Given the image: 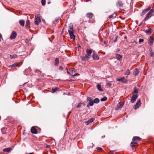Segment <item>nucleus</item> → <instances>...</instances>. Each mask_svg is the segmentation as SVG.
Listing matches in <instances>:
<instances>
[{"label":"nucleus","mask_w":154,"mask_h":154,"mask_svg":"<svg viewBox=\"0 0 154 154\" xmlns=\"http://www.w3.org/2000/svg\"><path fill=\"white\" fill-rule=\"evenodd\" d=\"M97 87L99 91H103V90L101 89V86L100 85H97Z\"/></svg>","instance_id":"nucleus-30"},{"label":"nucleus","mask_w":154,"mask_h":154,"mask_svg":"<svg viewBox=\"0 0 154 154\" xmlns=\"http://www.w3.org/2000/svg\"><path fill=\"white\" fill-rule=\"evenodd\" d=\"M59 17H57L54 19V21L57 22V21H58L59 20Z\"/></svg>","instance_id":"nucleus-44"},{"label":"nucleus","mask_w":154,"mask_h":154,"mask_svg":"<svg viewBox=\"0 0 154 154\" xmlns=\"http://www.w3.org/2000/svg\"><path fill=\"white\" fill-rule=\"evenodd\" d=\"M124 104V102H122V103H119L117 105L116 107L115 108L116 110H118L119 109L122 108Z\"/></svg>","instance_id":"nucleus-7"},{"label":"nucleus","mask_w":154,"mask_h":154,"mask_svg":"<svg viewBox=\"0 0 154 154\" xmlns=\"http://www.w3.org/2000/svg\"><path fill=\"white\" fill-rule=\"evenodd\" d=\"M20 24L22 26H24L25 23V21L23 20H20L19 21Z\"/></svg>","instance_id":"nucleus-27"},{"label":"nucleus","mask_w":154,"mask_h":154,"mask_svg":"<svg viewBox=\"0 0 154 154\" xmlns=\"http://www.w3.org/2000/svg\"><path fill=\"white\" fill-rule=\"evenodd\" d=\"M10 57L12 59L15 58L17 57V55L16 54H13L12 55H10Z\"/></svg>","instance_id":"nucleus-34"},{"label":"nucleus","mask_w":154,"mask_h":154,"mask_svg":"<svg viewBox=\"0 0 154 154\" xmlns=\"http://www.w3.org/2000/svg\"><path fill=\"white\" fill-rule=\"evenodd\" d=\"M117 81L119 82H121L123 83H125L127 82V80L125 79V78L124 77H122L120 79H117Z\"/></svg>","instance_id":"nucleus-8"},{"label":"nucleus","mask_w":154,"mask_h":154,"mask_svg":"<svg viewBox=\"0 0 154 154\" xmlns=\"http://www.w3.org/2000/svg\"><path fill=\"white\" fill-rule=\"evenodd\" d=\"M2 133H3V134H4V133H3V132H2Z\"/></svg>","instance_id":"nucleus-64"},{"label":"nucleus","mask_w":154,"mask_h":154,"mask_svg":"<svg viewBox=\"0 0 154 154\" xmlns=\"http://www.w3.org/2000/svg\"><path fill=\"white\" fill-rule=\"evenodd\" d=\"M142 24V23H141L139 25V26H141Z\"/></svg>","instance_id":"nucleus-55"},{"label":"nucleus","mask_w":154,"mask_h":154,"mask_svg":"<svg viewBox=\"0 0 154 154\" xmlns=\"http://www.w3.org/2000/svg\"><path fill=\"white\" fill-rule=\"evenodd\" d=\"M81 104H82V103H79L78 104V105H77V108H80V107H81Z\"/></svg>","instance_id":"nucleus-42"},{"label":"nucleus","mask_w":154,"mask_h":154,"mask_svg":"<svg viewBox=\"0 0 154 154\" xmlns=\"http://www.w3.org/2000/svg\"><path fill=\"white\" fill-rule=\"evenodd\" d=\"M87 100L89 101V105L91 106H92L94 103L93 102V100L92 98L90 97H87Z\"/></svg>","instance_id":"nucleus-5"},{"label":"nucleus","mask_w":154,"mask_h":154,"mask_svg":"<svg viewBox=\"0 0 154 154\" xmlns=\"http://www.w3.org/2000/svg\"><path fill=\"white\" fill-rule=\"evenodd\" d=\"M45 0H41V3L42 5H45Z\"/></svg>","instance_id":"nucleus-39"},{"label":"nucleus","mask_w":154,"mask_h":154,"mask_svg":"<svg viewBox=\"0 0 154 154\" xmlns=\"http://www.w3.org/2000/svg\"><path fill=\"white\" fill-rule=\"evenodd\" d=\"M137 98V95H133L131 98V103H134L136 100Z\"/></svg>","instance_id":"nucleus-13"},{"label":"nucleus","mask_w":154,"mask_h":154,"mask_svg":"<svg viewBox=\"0 0 154 154\" xmlns=\"http://www.w3.org/2000/svg\"><path fill=\"white\" fill-rule=\"evenodd\" d=\"M141 139L138 137H134L132 140L134 141H137V140H140Z\"/></svg>","instance_id":"nucleus-25"},{"label":"nucleus","mask_w":154,"mask_h":154,"mask_svg":"<svg viewBox=\"0 0 154 154\" xmlns=\"http://www.w3.org/2000/svg\"><path fill=\"white\" fill-rule=\"evenodd\" d=\"M30 21L27 20V21H26V26H28L30 24Z\"/></svg>","instance_id":"nucleus-37"},{"label":"nucleus","mask_w":154,"mask_h":154,"mask_svg":"<svg viewBox=\"0 0 154 154\" xmlns=\"http://www.w3.org/2000/svg\"><path fill=\"white\" fill-rule=\"evenodd\" d=\"M67 73L68 74L70 75H71V73H70V72H69L68 71V70H67Z\"/></svg>","instance_id":"nucleus-52"},{"label":"nucleus","mask_w":154,"mask_h":154,"mask_svg":"<svg viewBox=\"0 0 154 154\" xmlns=\"http://www.w3.org/2000/svg\"><path fill=\"white\" fill-rule=\"evenodd\" d=\"M116 14L114 13L113 14L110 15L109 16V19H111L112 18H115V17H116Z\"/></svg>","instance_id":"nucleus-32"},{"label":"nucleus","mask_w":154,"mask_h":154,"mask_svg":"<svg viewBox=\"0 0 154 154\" xmlns=\"http://www.w3.org/2000/svg\"><path fill=\"white\" fill-rule=\"evenodd\" d=\"M59 89V88H52V92L53 93H54L56 91H57Z\"/></svg>","instance_id":"nucleus-36"},{"label":"nucleus","mask_w":154,"mask_h":154,"mask_svg":"<svg viewBox=\"0 0 154 154\" xmlns=\"http://www.w3.org/2000/svg\"><path fill=\"white\" fill-rule=\"evenodd\" d=\"M116 5L118 6L121 7L123 5V4L121 1H118L116 3Z\"/></svg>","instance_id":"nucleus-28"},{"label":"nucleus","mask_w":154,"mask_h":154,"mask_svg":"<svg viewBox=\"0 0 154 154\" xmlns=\"http://www.w3.org/2000/svg\"><path fill=\"white\" fill-rule=\"evenodd\" d=\"M115 152V151H114V150L112 151V152Z\"/></svg>","instance_id":"nucleus-63"},{"label":"nucleus","mask_w":154,"mask_h":154,"mask_svg":"<svg viewBox=\"0 0 154 154\" xmlns=\"http://www.w3.org/2000/svg\"><path fill=\"white\" fill-rule=\"evenodd\" d=\"M11 149L10 147H8V148L4 149H3V151L4 152H8L10 151L11 150Z\"/></svg>","instance_id":"nucleus-26"},{"label":"nucleus","mask_w":154,"mask_h":154,"mask_svg":"<svg viewBox=\"0 0 154 154\" xmlns=\"http://www.w3.org/2000/svg\"><path fill=\"white\" fill-rule=\"evenodd\" d=\"M151 8V6H149L147 8L145 9L142 12L141 15H144L147 11L150 10Z\"/></svg>","instance_id":"nucleus-11"},{"label":"nucleus","mask_w":154,"mask_h":154,"mask_svg":"<svg viewBox=\"0 0 154 154\" xmlns=\"http://www.w3.org/2000/svg\"><path fill=\"white\" fill-rule=\"evenodd\" d=\"M154 41V38H152L150 37L149 40V42L150 45H152Z\"/></svg>","instance_id":"nucleus-18"},{"label":"nucleus","mask_w":154,"mask_h":154,"mask_svg":"<svg viewBox=\"0 0 154 154\" xmlns=\"http://www.w3.org/2000/svg\"><path fill=\"white\" fill-rule=\"evenodd\" d=\"M138 92V88H136V87H135L134 88V92L135 94H137Z\"/></svg>","instance_id":"nucleus-35"},{"label":"nucleus","mask_w":154,"mask_h":154,"mask_svg":"<svg viewBox=\"0 0 154 154\" xmlns=\"http://www.w3.org/2000/svg\"><path fill=\"white\" fill-rule=\"evenodd\" d=\"M116 57L117 60L119 61L121 60L122 59V56L118 54L116 55Z\"/></svg>","instance_id":"nucleus-22"},{"label":"nucleus","mask_w":154,"mask_h":154,"mask_svg":"<svg viewBox=\"0 0 154 154\" xmlns=\"http://www.w3.org/2000/svg\"><path fill=\"white\" fill-rule=\"evenodd\" d=\"M86 52L87 54L86 55L90 58V56L92 52V50L91 49H87Z\"/></svg>","instance_id":"nucleus-12"},{"label":"nucleus","mask_w":154,"mask_h":154,"mask_svg":"<svg viewBox=\"0 0 154 154\" xmlns=\"http://www.w3.org/2000/svg\"><path fill=\"white\" fill-rule=\"evenodd\" d=\"M19 63H15L11 65H10L8 66L9 68H12L15 66L19 67Z\"/></svg>","instance_id":"nucleus-19"},{"label":"nucleus","mask_w":154,"mask_h":154,"mask_svg":"<svg viewBox=\"0 0 154 154\" xmlns=\"http://www.w3.org/2000/svg\"><path fill=\"white\" fill-rule=\"evenodd\" d=\"M97 149H99L100 150H102V148H101V147H98L97 148Z\"/></svg>","instance_id":"nucleus-47"},{"label":"nucleus","mask_w":154,"mask_h":154,"mask_svg":"<svg viewBox=\"0 0 154 154\" xmlns=\"http://www.w3.org/2000/svg\"><path fill=\"white\" fill-rule=\"evenodd\" d=\"M50 145H48V146H47V148H50Z\"/></svg>","instance_id":"nucleus-54"},{"label":"nucleus","mask_w":154,"mask_h":154,"mask_svg":"<svg viewBox=\"0 0 154 154\" xmlns=\"http://www.w3.org/2000/svg\"><path fill=\"white\" fill-rule=\"evenodd\" d=\"M143 41V39L140 38L139 40V42L140 43H141Z\"/></svg>","instance_id":"nucleus-45"},{"label":"nucleus","mask_w":154,"mask_h":154,"mask_svg":"<svg viewBox=\"0 0 154 154\" xmlns=\"http://www.w3.org/2000/svg\"><path fill=\"white\" fill-rule=\"evenodd\" d=\"M92 57L93 59L94 60H98L99 59V57L97 55L94 53H93Z\"/></svg>","instance_id":"nucleus-17"},{"label":"nucleus","mask_w":154,"mask_h":154,"mask_svg":"<svg viewBox=\"0 0 154 154\" xmlns=\"http://www.w3.org/2000/svg\"><path fill=\"white\" fill-rule=\"evenodd\" d=\"M127 38V36H125V37H124V38H125V39H126Z\"/></svg>","instance_id":"nucleus-58"},{"label":"nucleus","mask_w":154,"mask_h":154,"mask_svg":"<svg viewBox=\"0 0 154 154\" xmlns=\"http://www.w3.org/2000/svg\"><path fill=\"white\" fill-rule=\"evenodd\" d=\"M59 64V59L57 58L55 59V60L54 65L55 66H58Z\"/></svg>","instance_id":"nucleus-29"},{"label":"nucleus","mask_w":154,"mask_h":154,"mask_svg":"<svg viewBox=\"0 0 154 154\" xmlns=\"http://www.w3.org/2000/svg\"><path fill=\"white\" fill-rule=\"evenodd\" d=\"M154 12V9H152L147 14L146 17L144 19V21H146L149 19L152 16V14Z\"/></svg>","instance_id":"nucleus-2"},{"label":"nucleus","mask_w":154,"mask_h":154,"mask_svg":"<svg viewBox=\"0 0 154 154\" xmlns=\"http://www.w3.org/2000/svg\"><path fill=\"white\" fill-rule=\"evenodd\" d=\"M105 137V136H102V138H103L104 137Z\"/></svg>","instance_id":"nucleus-56"},{"label":"nucleus","mask_w":154,"mask_h":154,"mask_svg":"<svg viewBox=\"0 0 154 154\" xmlns=\"http://www.w3.org/2000/svg\"><path fill=\"white\" fill-rule=\"evenodd\" d=\"M131 43L134 44H134V45L136 44L137 43V42L134 40L133 41H132Z\"/></svg>","instance_id":"nucleus-46"},{"label":"nucleus","mask_w":154,"mask_h":154,"mask_svg":"<svg viewBox=\"0 0 154 154\" xmlns=\"http://www.w3.org/2000/svg\"><path fill=\"white\" fill-rule=\"evenodd\" d=\"M90 122H88V121L86 122V124L87 125H88Z\"/></svg>","instance_id":"nucleus-49"},{"label":"nucleus","mask_w":154,"mask_h":154,"mask_svg":"<svg viewBox=\"0 0 154 154\" xmlns=\"http://www.w3.org/2000/svg\"><path fill=\"white\" fill-rule=\"evenodd\" d=\"M2 38V35L0 34V42H1V41Z\"/></svg>","instance_id":"nucleus-51"},{"label":"nucleus","mask_w":154,"mask_h":154,"mask_svg":"<svg viewBox=\"0 0 154 154\" xmlns=\"http://www.w3.org/2000/svg\"><path fill=\"white\" fill-rule=\"evenodd\" d=\"M107 100V98L106 97H104L100 99V101H106Z\"/></svg>","instance_id":"nucleus-38"},{"label":"nucleus","mask_w":154,"mask_h":154,"mask_svg":"<svg viewBox=\"0 0 154 154\" xmlns=\"http://www.w3.org/2000/svg\"><path fill=\"white\" fill-rule=\"evenodd\" d=\"M94 120V119H93V118H92V119H89V120H88V122H90V123H91L92 122H93Z\"/></svg>","instance_id":"nucleus-40"},{"label":"nucleus","mask_w":154,"mask_h":154,"mask_svg":"<svg viewBox=\"0 0 154 154\" xmlns=\"http://www.w3.org/2000/svg\"><path fill=\"white\" fill-rule=\"evenodd\" d=\"M154 12V9H152L147 14L146 17L144 19V21H146L149 19L152 16V14Z\"/></svg>","instance_id":"nucleus-1"},{"label":"nucleus","mask_w":154,"mask_h":154,"mask_svg":"<svg viewBox=\"0 0 154 154\" xmlns=\"http://www.w3.org/2000/svg\"><path fill=\"white\" fill-rule=\"evenodd\" d=\"M2 131H2L3 130V131H5V128H2Z\"/></svg>","instance_id":"nucleus-50"},{"label":"nucleus","mask_w":154,"mask_h":154,"mask_svg":"<svg viewBox=\"0 0 154 154\" xmlns=\"http://www.w3.org/2000/svg\"><path fill=\"white\" fill-rule=\"evenodd\" d=\"M81 48V47L80 46H78V48Z\"/></svg>","instance_id":"nucleus-57"},{"label":"nucleus","mask_w":154,"mask_h":154,"mask_svg":"<svg viewBox=\"0 0 154 154\" xmlns=\"http://www.w3.org/2000/svg\"><path fill=\"white\" fill-rule=\"evenodd\" d=\"M154 53L152 51V50L150 51V55L151 56L153 57L154 56Z\"/></svg>","instance_id":"nucleus-41"},{"label":"nucleus","mask_w":154,"mask_h":154,"mask_svg":"<svg viewBox=\"0 0 154 154\" xmlns=\"http://www.w3.org/2000/svg\"><path fill=\"white\" fill-rule=\"evenodd\" d=\"M141 104L140 100H138L136 103L135 106H134V109H136L138 108L140 106Z\"/></svg>","instance_id":"nucleus-9"},{"label":"nucleus","mask_w":154,"mask_h":154,"mask_svg":"<svg viewBox=\"0 0 154 154\" xmlns=\"http://www.w3.org/2000/svg\"><path fill=\"white\" fill-rule=\"evenodd\" d=\"M154 12V9H152L147 14L146 17L144 19V21H146L149 19L152 16V14Z\"/></svg>","instance_id":"nucleus-3"},{"label":"nucleus","mask_w":154,"mask_h":154,"mask_svg":"<svg viewBox=\"0 0 154 154\" xmlns=\"http://www.w3.org/2000/svg\"><path fill=\"white\" fill-rule=\"evenodd\" d=\"M25 72L26 75H30L31 73V69L30 68H29L28 69H26Z\"/></svg>","instance_id":"nucleus-16"},{"label":"nucleus","mask_w":154,"mask_h":154,"mask_svg":"<svg viewBox=\"0 0 154 154\" xmlns=\"http://www.w3.org/2000/svg\"><path fill=\"white\" fill-rule=\"evenodd\" d=\"M88 18H91L93 16V14L91 13H88L86 14Z\"/></svg>","instance_id":"nucleus-23"},{"label":"nucleus","mask_w":154,"mask_h":154,"mask_svg":"<svg viewBox=\"0 0 154 154\" xmlns=\"http://www.w3.org/2000/svg\"><path fill=\"white\" fill-rule=\"evenodd\" d=\"M152 29L150 28H149L148 29L146 30L145 31V32L147 34L150 35L152 32Z\"/></svg>","instance_id":"nucleus-24"},{"label":"nucleus","mask_w":154,"mask_h":154,"mask_svg":"<svg viewBox=\"0 0 154 154\" xmlns=\"http://www.w3.org/2000/svg\"><path fill=\"white\" fill-rule=\"evenodd\" d=\"M41 22V20L40 17L37 16H35V23L36 25H38Z\"/></svg>","instance_id":"nucleus-6"},{"label":"nucleus","mask_w":154,"mask_h":154,"mask_svg":"<svg viewBox=\"0 0 154 154\" xmlns=\"http://www.w3.org/2000/svg\"><path fill=\"white\" fill-rule=\"evenodd\" d=\"M81 59L83 61L87 60L89 59V58L86 55L84 57H81Z\"/></svg>","instance_id":"nucleus-21"},{"label":"nucleus","mask_w":154,"mask_h":154,"mask_svg":"<svg viewBox=\"0 0 154 154\" xmlns=\"http://www.w3.org/2000/svg\"><path fill=\"white\" fill-rule=\"evenodd\" d=\"M17 33L14 31H13L12 32L10 38L11 39H14L17 36Z\"/></svg>","instance_id":"nucleus-10"},{"label":"nucleus","mask_w":154,"mask_h":154,"mask_svg":"<svg viewBox=\"0 0 154 154\" xmlns=\"http://www.w3.org/2000/svg\"><path fill=\"white\" fill-rule=\"evenodd\" d=\"M119 51V50H118H118H117V51Z\"/></svg>","instance_id":"nucleus-61"},{"label":"nucleus","mask_w":154,"mask_h":154,"mask_svg":"<svg viewBox=\"0 0 154 154\" xmlns=\"http://www.w3.org/2000/svg\"><path fill=\"white\" fill-rule=\"evenodd\" d=\"M100 102L99 99L98 98H96L93 100V102L95 103H97Z\"/></svg>","instance_id":"nucleus-31"},{"label":"nucleus","mask_w":154,"mask_h":154,"mask_svg":"<svg viewBox=\"0 0 154 154\" xmlns=\"http://www.w3.org/2000/svg\"><path fill=\"white\" fill-rule=\"evenodd\" d=\"M72 69V71H73L74 70H75V69L74 68Z\"/></svg>","instance_id":"nucleus-59"},{"label":"nucleus","mask_w":154,"mask_h":154,"mask_svg":"<svg viewBox=\"0 0 154 154\" xmlns=\"http://www.w3.org/2000/svg\"><path fill=\"white\" fill-rule=\"evenodd\" d=\"M130 74V71L129 69H128L127 70L126 72L124 74L125 75H129Z\"/></svg>","instance_id":"nucleus-33"},{"label":"nucleus","mask_w":154,"mask_h":154,"mask_svg":"<svg viewBox=\"0 0 154 154\" xmlns=\"http://www.w3.org/2000/svg\"><path fill=\"white\" fill-rule=\"evenodd\" d=\"M29 154H32V153H29Z\"/></svg>","instance_id":"nucleus-62"},{"label":"nucleus","mask_w":154,"mask_h":154,"mask_svg":"<svg viewBox=\"0 0 154 154\" xmlns=\"http://www.w3.org/2000/svg\"><path fill=\"white\" fill-rule=\"evenodd\" d=\"M89 105H87V107H89Z\"/></svg>","instance_id":"nucleus-60"},{"label":"nucleus","mask_w":154,"mask_h":154,"mask_svg":"<svg viewBox=\"0 0 154 154\" xmlns=\"http://www.w3.org/2000/svg\"><path fill=\"white\" fill-rule=\"evenodd\" d=\"M76 74H74V75H72V76H73V77H74V76H76Z\"/></svg>","instance_id":"nucleus-53"},{"label":"nucleus","mask_w":154,"mask_h":154,"mask_svg":"<svg viewBox=\"0 0 154 154\" xmlns=\"http://www.w3.org/2000/svg\"><path fill=\"white\" fill-rule=\"evenodd\" d=\"M31 131L32 134H36L37 133V130L34 126L31 128Z\"/></svg>","instance_id":"nucleus-14"},{"label":"nucleus","mask_w":154,"mask_h":154,"mask_svg":"<svg viewBox=\"0 0 154 154\" xmlns=\"http://www.w3.org/2000/svg\"><path fill=\"white\" fill-rule=\"evenodd\" d=\"M63 69V68L62 66H60L59 68V69L60 70H62Z\"/></svg>","instance_id":"nucleus-48"},{"label":"nucleus","mask_w":154,"mask_h":154,"mask_svg":"<svg viewBox=\"0 0 154 154\" xmlns=\"http://www.w3.org/2000/svg\"><path fill=\"white\" fill-rule=\"evenodd\" d=\"M139 72V70L137 68H136L134 70L133 74L134 75L136 76L138 74Z\"/></svg>","instance_id":"nucleus-20"},{"label":"nucleus","mask_w":154,"mask_h":154,"mask_svg":"<svg viewBox=\"0 0 154 154\" xmlns=\"http://www.w3.org/2000/svg\"><path fill=\"white\" fill-rule=\"evenodd\" d=\"M118 35H116V36L115 39L114 41V42H117V39H118Z\"/></svg>","instance_id":"nucleus-43"},{"label":"nucleus","mask_w":154,"mask_h":154,"mask_svg":"<svg viewBox=\"0 0 154 154\" xmlns=\"http://www.w3.org/2000/svg\"><path fill=\"white\" fill-rule=\"evenodd\" d=\"M138 146V143L135 142H132L131 143V146L133 149V147H135Z\"/></svg>","instance_id":"nucleus-15"},{"label":"nucleus","mask_w":154,"mask_h":154,"mask_svg":"<svg viewBox=\"0 0 154 154\" xmlns=\"http://www.w3.org/2000/svg\"><path fill=\"white\" fill-rule=\"evenodd\" d=\"M70 29L71 30H69L68 31L69 33L70 36V37L72 39H75V35H74L72 32V28L70 27Z\"/></svg>","instance_id":"nucleus-4"}]
</instances>
